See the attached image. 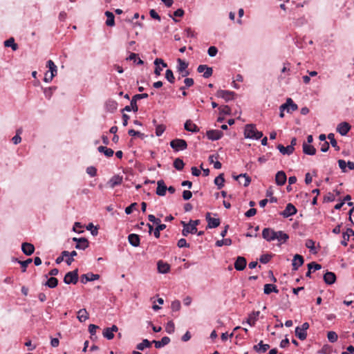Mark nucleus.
I'll list each match as a JSON object with an SVG mask.
<instances>
[{
	"label": "nucleus",
	"instance_id": "nucleus-1",
	"mask_svg": "<svg viewBox=\"0 0 354 354\" xmlns=\"http://www.w3.org/2000/svg\"><path fill=\"white\" fill-rule=\"evenodd\" d=\"M149 97V95L146 93H141V94H136L132 97V99L130 102V105L126 106L123 109L122 111H127L130 112L133 111V112H137L138 111V106L137 104V101L147 98Z\"/></svg>",
	"mask_w": 354,
	"mask_h": 354
},
{
	"label": "nucleus",
	"instance_id": "nucleus-2",
	"mask_svg": "<svg viewBox=\"0 0 354 354\" xmlns=\"http://www.w3.org/2000/svg\"><path fill=\"white\" fill-rule=\"evenodd\" d=\"M297 109L298 106L293 102L291 98L288 97L286 99V102L279 106V117H284V111H286L288 113H290L296 111Z\"/></svg>",
	"mask_w": 354,
	"mask_h": 354
},
{
	"label": "nucleus",
	"instance_id": "nucleus-3",
	"mask_svg": "<svg viewBox=\"0 0 354 354\" xmlns=\"http://www.w3.org/2000/svg\"><path fill=\"white\" fill-rule=\"evenodd\" d=\"M170 147L176 151H183L187 149V143L183 139L176 138L170 142Z\"/></svg>",
	"mask_w": 354,
	"mask_h": 354
},
{
	"label": "nucleus",
	"instance_id": "nucleus-4",
	"mask_svg": "<svg viewBox=\"0 0 354 354\" xmlns=\"http://www.w3.org/2000/svg\"><path fill=\"white\" fill-rule=\"evenodd\" d=\"M277 231L271 227H265L262 231V237L268 242L276 240Z\"/></svg>",
	"mask_w": 354,
	"mask_h": 354
},
{
	"label": "nucleus",
	"instance_id": "nucleus-5",
	"mask_svg": "<svg viewBox=\"0 0 354 354\" xmlns=\"http://www.w3.org/2000/svg\"><path fill=\"white\" fill-rule=\"evenodd\" d=\"M78 281V270L67 272L64 278V282L66 284H76Z\"/></svg>",
	"mask_w": 354,
	"mask_h": 354
},
{
	"label": "nucleus",
	"instance_id": "nucleus-6",
	"mask_svg": "<svg viewBox=\"0 0 354 354\" xmlns=\"http://www.w3.org/2000/svg\"><path fill=\"white\" fill-rule=\"evenodd\" d=\"M200 221L199 220H190L189 223H188V226L186 229H183L182 231V234L184 236H187L189 234H196L197 233V227L196 226L199 225Z\"/></svg>",
	"mask_w": 354,
	"mask_h": 354
},
{
	"label": "nucleus",
	"instance_id": "nucleus-7",
	"mask_svg": "<svg viewBox=\"0 0 354 354\" xmlns=\"http://www.w3.org/2000/svg\"><path fill=\"white\" fill-rule=\"evenodd\" d=\"M72 241L73 242L76 243L75 248L77 250H84L89 245L88 241L84 237H81V238L73 237L72 239Z\"/></svg>",
	"mask_w": 354,
	"mask_h": 354
},
{
	"label": "nucleus",
	"instance_id": "nucleus-8",
	"mask_svg": "<svg viewBox=\"0 0 354 354\" xmlns=\"http://www.w3.org/2000/svg\"><path fill=\"white\" fill-rule=\"evenodd\" d=\"M236 95V93L234 91H227V90H218L216 93V96L218 97H221L224 99L226 102L232 100L234 99V97Z\"/></svg>",
	"mask_w": 354,
	"mask_h": 354
},
{
	"label": "nucleus",
	"instance_id": "nucleus-9",
	"mask_svg": "<svg viewBox=\"0 0 354 354\" xmlns=\"http://www.w3.org/2000/svg\"><path fill=\"white\" fill-rule=\"evenodd\" d=\"M297 212L296 207L292 203H288L285 209L280 214L284 218H288L296 214Z\"/></svg>",
	"mask_w": 354,
	"mask_h": 354
},
{
	"label": "nucleus",
	"instance_id": "nucleus-10",
	"mask_svg": "<svg viewBox=\"0 0 354 354\" xmlns=\"http://www.w3.org/2000/svg\"><path fill=\"white\" fill-rule=\"evenodd\" d=\"M206 136L209 140L215 141L221 139L223 136V133L219 130L211 129L207 131Z\"/></svg>",
	"mask_w": 354,
	"mask_h": 354
},
{
	"label": "nucleus",
	"instance_id": "nucleus-11",
	"mask_svg": "<svg viewBox=\"0 0 354 354\" xmlns=\"http://www.w3.org/2000/svg\"><path fill=\"white\" fill-rule=\"evenodd\" d=\"M206 221H207V228H216L219 226L221 221L219 218H212L210 213L207 212L205 216Z\"/></svg>",
	"mask_w": 354,
	"mask_h": 354
},
{
	"label": "nucleus",
	"instance_id": "nucleus-12",
	"mask_svg": "<svg viewBox=\"0 0 354 354\" xmlns=\"http://www.w3.org/2000/svg\"><path fill=\"white\" fill-rule=\"evenodd\" d=\"M304 263V257L300 254H295L293 257L292 266V270L296 271L299 269L300 266H301Z\"/></svg>",
	"mask_w": 354,
	"mask_h": 354
},
{
	"label": "nucleus",
	"instance_id": "nucleus-13",
	"mask_svg": "<svg viewBox=\"0 0 354 354\" xmlns=\"http://www.w3.org/2000/svg\"><path fill=\"white\" fill-rule=\"evenodd\" d=\"M257 130L256 127L253 124H248L245 126L244 136L245 138L253 139L254 134Z\"/></svg>",
	"mask_w": 354,
	"mask_h": 354
},
{
	"label": "nucleus",
	"instance_id": "nucleus-14",
	"mask_svg": "<svg viewBox=\"0 0 354 354\" xmlns=\"http://www.w3.org/2000/svg\"><path fill=\"white\" fill-rule=\"evenodd\" d=\"M246 265V259L243 257L239 256L234 262V268L238 271H241L245 268Z\"/></svg>",
	"mask_w": 354,
	"mask_h": 354
},
{
	"label": "nucleus",
	"instance_id": "nucleus-15",
	"mask_svg": "<svg viewBox=\"0 0 354 354\" xmlns=\"http://www.w3.org/2000/svg\"><path fill=\"white\" fill-rule=\"evenodd\" d=\"M351 125L346 122H342L337 125V131L342 136H346L351 129Z\"/></svg>",
	"mask_w": 354,
	"mask_h": 354
},
{
	"label": "nucleus",
	"instance_id": "nucleus-16",
	"mask_svg": "<svg viewBox=\"0 0 354 354\" xmlns=\"http://www.w3.org/2000/svg\"><path fill=\"white\" fill-rule=\"evenodd\" d=\"M323 279H324V282L327 285H332L336 281L337 277L334 272H330V271H326V273L323 276Z\"/></svg>",
	"mask_w": 354,
	"mask_h": 354
},
{
	"label": "nucleus",
	"instance_id": "nucleus-17",
	"mask_svg": "<svg viewBox=\"0 0 354 354\" xmlns=\"http://www.w3.org/2000/svg\"><path fill=\"white\" fill-rule=\"evenodd\" d=\"M100 279V275L97 274H93L92 272H89L87 274H84L81 276V282L82 283H86L88 281H93Z\"/></svg>",
	"mask_w": 354,
	"mask_h": 354
},
{
	"label": "nucleus",
	"instance_id": "nucleus-18",
	"mask_svg": "<svg viewBox=\"0 0 354 354\" xmlns=\"http://www.w3.org/2000/svg\"><path fill=\"white\" fill-rule=\"evenodd\" d=\"M287 180V176L283 171H278L275 175V183L279 186L283 185Z\"/></svg>",
	"mask_w": 354,
	"mask_h": 354
},
{
	"label": "nucleus",
	"instance_id": "nucleus-19",
	"mask_svg": "<svg viewBox=\"0 0 354 354\" xmlns=\"http://www.w3.org/2000/svg\"><path fill=\"white\" fill-rule=\"evenodd\" d=\"M21 250L27 256H30L35 252V246L30 243L24 242L21 244Z\"/></svg>",
	"mask_w": 354,
	"mask_h": 354
},
{
	"label": "nucleus",
	"instance_id": "nucleus-20",
	"mask_svg": "<svg viewBox=\"0 0 354 354\" xmlns=\"http://www.w3.org/2000/svg\"><path fill=\"white\" fill-rule=\"evenodd\" d=\"M167 187L163 180H160L157 182V188L156 194L160 196H164L166 194Z\"/></svg>",
	"mask_w": 354,
	"mask_h": 354
},
{
	"label": "nucleus",
	"instance_id": "nucleus-21",
	"mask_svg": "<svg viewBox=\"0 0 354 354\" xmlns=\"http://www.w3.org/2000/svg\"><path fill=\"white\" fill-rule=\"evenodd\" d=\"M118 108V102L112 99H109L105 102V109L107 111L113 113Z\"/></svg>",
	"mask_w": 354,
	"mask_h": 354
},
{
	"label": "nucleus",
	"instance_id": "nucleus-22",
	"mask_svg": "<svg viewBox=\"0 0 354 354\" xmlns=\"http://www.w3.org/2000/svg\"><path fill=\"white\" fill-rule=\"evenodd\" d=\"M157 268L158 272L162 274H166L169 272L170 270V266L167 263H165L163 261L160 260L157 263Z\"/></svg>",
	"mask_w": 354,
	"mask_h": 354
},
{
	"label": "nucleus",
	"instance_id": "nucleus-23",
	"mask_svg": "<svg viewBox=\"0 0 354 354\" xmlns=\"http://www.w3.org/2000/svg\"><path fill=\"white\" fill-rule=\"evenodd\" d=\"M128 241L133 247H138L140 243V236L137 234H130L128 236Z\"/></svg>",
	"mask_w": 354,
	"mask_h": 354
},
{
	"label": "nucleus",
	"instance_id": "nucleus-24",
	"mask_svg": "<svg viewBox=\"0 0 354 354\" xmlns=\"http://www.w3.org/2000/svg\"><path fill=\"white\" fill-rule=\"evenodd\" d=\"M307 266H308V270L306 274V277H309V278L311 277V270H313V272H314L316 270H319L322 268V266L315 261H312V262L309 263L307 265Z\"/></svg>",
	"mask_w": 354,
	"mask_h": 354
},
{
	"label": "nucleus",
	"instance_id": "nucleus-25",
	"mask_svg": "<svg viewBox=\"0 0 354 354\" xmlns=\"http://www.w3.org/2000/svg\"><path fill=\"white\" fill-rule=\"evenodd\" d=\"M184 128L186 131L192 133H197L199 131V128L192 122L191 120H187L184 124Z\"/></svg>",
	"mask_w": 354,
	"mask_h": 354
},
{
	"label": "nucleus",
	"instance_id": "nucleus-26",
	"mask_svg": "<svg viewBox=\"0 0 354 354\" xmlns=\"http://www.w3.org/2000/svg\"><path fill=\"white\" fill-rule=\"evenodd\" d=\"M270 348V345L268 344H263V341H260V342L254 345L253 346V349L259 353H263L266 352Z\"/></svg>",
	"mask_w": 354,
	"mask_h": 354
},
{
	"label": "nucleus",
	"instance_id": "nucleus-27",
	"mask_svg": "<svg viewBox=\"0 0 354 354\" xmlns=\"http://www.w3.org/2000/svg\"><path fill=\"white\" fill-rule=\"evenodd\" d=\"M122 183V177L119 175H115L108 181V185L110 187L114 188L120 185Z\"/></svg>",
	"mask_w": 354,
	"mask_h": 354
},
{
	"label": "nucleus",
	"instance_id": "nucleus-28",
	"mask_svg": "<svg viewBox=\"0 0 354 354\" xmlns=\"http://www.w3.org/2000/svg\"><path fill=\"white\" fill-rule=\"evenodd\" d=\"M233 178L234 180H238L239 184H242V182L240 180V179L243 178H245V183H243V185L244 187H248L251 182V178L247 174H241L237 176H233Z\"/></svg>",
	"mask_w": 354,
	"mask_h": 354
},
{
	"label": "nucleus",
	"instance_id": "nucleus-29",
	"mask_svg": "<svg viewBox=\"0 0 354 354\" xmlns=\"http://www.w3.org/2000/svg\"><path fill=\"white\" fill-rule=\"evenodd\" d=\"M170 342V338L169 337H163L161 340L156 341L153 340L152 344H154L155 347L156 348H160L162 347H164L165 346L167 345Z\"/></svg>",
	"mask_w": 354,
	"mask_h": 354
},
{
	"label": "nucleus",
	"instance_id": "nucleus-30",
	"mask_svg": "<svg viewBox=\"0 0 354 354\" xmlns=\"http://www.w3.org/2000/svg\"><path fill=\"white\" fill-rule=\"evenodd\" d=\"M302 147L303 152L306 155L313 156L316 153V149L313 145H308L306 142L303 143Z\"/></svg>",
	"mask_w": 354,
	"mask_h": 354
},
{
	"label": "nucleus",
	"instance_id": "nucleus-31",
	"mask_svg": "<svg viewBox=\"0 0 354 354\" xmlns=\"http://www.w3.org/2000/svg\"><path fill=\"white\" fill-rule=\"evenodd\" d=\"M277 234L276 240L279 242L280 245L285 243L289 239V235L283 231L279 230Z\"/></svg>",
	"mask_w": 354,
	"mask_h": 354
},
{
	"label": "nucleus",
	"instance_id": "nucleus-32",
	"mask_svg": "<svg viewBox=\"0 0 354 354\" xmlns=\"http://www.w3.org/2000/svg\"><path fill=\"white\" fill-rule=\"evenodd\" d=\"M277 147L283 155L290 156L294 152V150L292 149V146L288 145L287 147H284L283 145L279 144Z\"/></svg>",
	"mask_w": 354,
	"mask_h": 354
},
{
	"label": "nucleus",
	"instance_id": "nucleus-33",
	"mask_svg": "<svg viewBox=\"0 0 354 354\" xmlns=\"http://www.w3.org/2000/svg\"><path fill=\"white\" fill-rule=\"evenodd\" d=\"M259 314H260L259 311H253L251 314L249 315V317H248L246 322L250 326H254L256 321L258 319V317L259 316Z\"/></svg>",
	"mask_w": 354,
	"mask_h": 354
},
{
	"label": "nucleus",
	"instance_id": "nucleus-34",
	"mask_svg": "<svg viewBox=\"0 0 354 354\" xmlns=\"http://www.w3.org/2000/svg\"><path fill=\"white\" fill-rule=\"evenodd\" d=\"M46 67H48L49 68V71L50 72L51 78H53L55 76L57 75V67L51 59H49L47 62Z\"/></svg>",
	"mask_w": 354,
	"mask_h": 354
},
{
	"label": "nucleus",
	"instance_id": "nucleus-35",
	"mask_svg": "<svg viewBox=\"0 0 354 354\" xmlns=\"http://www.w3.org/2000/svg\"><path fill=\"white\" fill-rule=\"evenodd\" d=\"M272 292H275V293L279 292V290L277 289V287L275 285H273L271 283H266L264 285V288H263L264 294L269 295Z\"/></svg>",
	"mask_w": 354,
	"mask_h": 354
},
{
	"label": "nucleus",
	"instance_id": "nucleus-36",
	"mask_svg": "<svg viewBox=\"0 0 354 354\" xmlns=\"http://www.w3.org/2000/svg\"><path fill=\"white\" fill-rule=\"evenodd\" d=\"M45 277L48 279L46 282L44 283L46 286H48L50 288H54L57 287L58 285V279L54 277H51L50 278H48V275L46 274Z\"/></svg>",
	"mask_w": 354,
	"mask_h": 354
},
{
	"label": "nucleus",
	"instance_id": "nucleus-37",
	"mask_svg": "<svg viewBox=\"0 0 354 354\" xmlns=\"http://www.w3.org/2000/svg\"><path fill=\"white\" fill-rule=\"evenodd\" d=\"M105 16L107 17L106 21V25L108 26H115V17L113 12L110 11L105 12Z\"/></svg>",
	"mask_w": 354,
	"mask_h": 354
},
{
	"label": "nucleus",
	"instance_id": "nucleus-38",
	"mask_svg": "<svg viewBox=\"0 0 354 354\" xmlns=\"http://www.w3.org/2000/svg\"><path fill=\"white\" fill-rule=\"evenodd\" d=\"M97 151L100 153H103L105 156L109 158L113 156L114 151L113 149L110 148H107L106 147L100 146L97 147Z\"/></svg>",
	"mask_w": 354,
	"mask_h": 354
},
{
	"label": "nucleus",
	"instance_id": "nucleus-39",
	"mask_svg": "<svg viewBox=\"0 0 354 354\" xmlns=\"http://www.w3.org/2000/svg\"><path fill=\"white\" fill-rule=\"evenodd\" d=\"M77 319L80 322H84L88 319V313L85 308L80 309L77 312Z\"/></svg>",
	"mask_w": 354,
	"mask_h": 354
},
{
	"label": "nucleus",
	"instance_id": "nucleus-40",
	"mask_svg": "<svg viewBox=\"0 0 354 354\" xmlns=\"http://www.w3.org/2000/svg\"><path fill=\"white\" fill-rule=\"evenodd\" d=\"M127 60L133 61L138 65L144 64V62L138 57V55L134 53H131Z\"/></svg>",
	"mask_w": 354,
	"mask_h": 354
},
{
	"label": "nucleus",
	"instance_id": "nucleus-41",
	"mask_svg": "<svg viewBox=\"0 0 354 354\" xmlns=\"http://www.w3.org/2000/svg\"><path fill=\"white\" fill-rule=\"evenodd\" d=\"M214 182L218 189H221L224 186L225 183L224 174L223 173L220 174L217 177L215 178Z\"/></svg>",
	"mask_w": 354,
	"mask_h": 354
},
{
	"label": "nucleus",
	"instance_id": "nucleus-42",
	"mask_svg": "<svg viewBox=\"0 0 354 354\" xmlns=\"http://www.w3.org/2000/svg\"><path fill=\"white\" fill-rule=\"evenodd\" d=\"M152 342L149 341L147 339H144L141 343L137 344L136 348L139 351H143L145 348H149Z\"/></svg>",
	"mask_w": 354,
	"mask_h": 354
},
{
	"label": "nucleus",
	"instance_id": "nucleus-43",
	"mask_svg": "<svg viewBox=\"0 0 354 354\" xmlns=\"http://www.w3.org/2000/svg\"><path fill=\"white\" fill-rule=\"evenodd\" d=\"M4 46L6 47H10L13 50H17L18 45L15 42L13 37H10L4 41Z\"/></svg>",
	"mask_w": 354,
	"mask_h": 354
},
{
	"label": "nucleus",
	"instance_id": "nucleus-44",
	"mask_svg": "<svg viewBox=\"0 0 354 354\" xmlns=\"http://www.w3.org/2000/svg\"><path fill=\"white\" fill-rule=\"evenodd\" d=\"M177 63H178V66H177V71L179 72V71H185V69H187V67H188V63L186 62L185 61L178 58L177 59Z\"/></svg>",
	"mask_w": 354,
	"mask_h": 354
},
{
	"label": "nucleus",
	"instance_id": "nucleus-45",
	"mask_svg": "<svg viewBox=\"0 0 354 354\" xmlns=\"http://www.w3.org/2000/svg\"><path fill=\"white\" fill-rule=\"evenodd\" d=\"M57 89L56 86H50L48 88H44V94L45 97L50 100L53 94V92Z\"/></svg>",
	"mask_w": 354,
	"mask_h": 354
},
{
	"label": "nucleus",
	"instance_id": "nucleus-46",
	"mask_svg": "<svg viewBox=\"0 0 354 354\" xmlns=\"http://www.w3.org/2000/svg\"><path fill=\"white\" fill-rule=\"evenodd\" d=\"M184 166H185V163L181 158H177L174 160V167H175L176 169H177L178 171H181L183 169Z\"/></svg>",
	"mask_w": 354,
	"mask_h": 354
},
{
	"label": "nucleus",
	"instance_id": "nucleus-47",
	"mask_svg": "<svg viewBox=\"0 0 354 354\" xmlns=\"http://www.w3.org/2000/svg\"><path fill=\"white\" fill-rule=\"evenodd\" d=\"M295 335L300 339V340H304L306 339L307 337V333L305 331H303L300 327L297 326L295 328Z\"/></svg>",
	"mask_w": 354,
	"mask_h": 354
},
{
	"label": "nucleus",
	"instance_id": "nucleus-48",
	"mask_svg": "<svg viewBox=\"0 0 354 354\" xmlns=\"http://www.w3.org/2000/svg\"><path fill=\"white\" fill-rule=\"evenodd\" d=\"M328 139L330 140V145L333 147L335 149V150L339 151V147L337 145V142L335 139V135L333 133H330L327 136Z\"/></svg>",
	"mask_w": 354,
	"mask_h": 354
},
{
	"label": "nucleus",
	"instance_id": "nucleus-49",
	"mask_svg": "<svg viewBox=\"0 0 354 354\" xmlns=\"http://www.w3.org/2000/svg\"><path fill=\"white\" fill-rule=\"evenodd\" d=\"M165 78L171 84H174L175 82V77L174 75L173 71L171 69H167L166 71Z\"/></svg>",
	"mask_w": 354,
	"mask_h": 354
},
{
	"label": "nucleus",
	"instance_id": "nucleus-50",
	"mask_svg": "<svg viewBox=\"0 0 354 354\" xmlns=\"http://www.w3.org/2000/svg\"><path fill=\"white\" fill-rule=\"evenodd\" d=\"M232 243V242L230 239H224L222 240H218L215 245L217 247H222L223 245H230Z\"/></svg>",
	"mask_w": 354,
	"mask_h": 354
},
{
	"label": "nucleus",
	"instance_id": "nucleus-51",
	"mask_svg": "<svg viewBox=\"0 0 354 354\" xmlns=\"http://www.w3.org/2000/svg\"><path fill=\"white\" fill-rule=\"evenodd\" d=\"M306 247L310 250L313 254H316L317 251L315 248V241L312 239H307L305 244Z\"/></svg>",
	"mask_w": 354,
	"mask_h": 354
},
{
	"label": "nucleus",
	"instance_id": "nucleus-52",
	"mask_svg": "<svg viewBox=\"0 0 354 354\" xmlns=\"http://www.w3.org/2000/svg\"><path fill=\"white\" fill-rule=\"evenodd\" d=\"M327 338L330 342L334 343L337 340L338 336L335 332L329 331V332H328V334H327Z\"/></svg>",
	"mask_w": 354,
	"mask_h": 354
},
{
	"label": "nucleus",
	"instance_id": "nucleus-53",
	"mask_svg": "<svg viewBox=\"0 0 354 354\" xmlns=\"http://www.w3.org/2000/svg\"><path fill=\"white\" fill-rule=\"evenodd\" d=\"M86 230L91 231V234L93 236H97L98 234V227L93 225L92 223H90L86 226Z\"/></svg>",
	"mask_w": 354,
	"mask_h": 354
},
{
	"label": "nucleus",
	"instance_id": "nucleus-54",
	"mask_svg": "<svg viewBox=\"0 0 354 354\" xmlns=\"http://www.w3.org/2000/svg\"><path fill=\"white\" fill-rule=\"evenodd\" d=\"M166 228V225H158L156 226L153 235L156 238L158 239L160 236V231L164 230Z\"/></svg>",
	"mask_w": 354,
	"mask_h": 354
},
{
	"label": "nucleus",
	"instance_id": "nucleus-55",
	"mask_svg": "<svg viewBox=\"0 0 354 354\" xmlns=\"http://www.w3.org/2000/svg\"><path fill=\"white\" fill-rule=\"evenodd\" d=\"M272 257V254H264L261 255V257L259 258V261L261 263L266 264L270 261V260L271 259Z\"/></svg>",
	"mask_w": 354,
	"mask_h": 354
},
{
	"label": "nucleus",
	"instance_id": "nucleus-56",
	"mask_svg": "<svg viewBox=\"0 0 354 354\" xmlns=\"http://www.w3.org/2000/svg\"><path fill=\"white\" fill-rule=\"evenodd\" d=\"M102 334L103 336L109 340L112 339L114 337L113 333L111 331L109 328H104Z\"/></svg>",
	"mask_w": 354,
	"mask_h": 354
},
{
	"label": "nucleus",
	"instance_id": "nucleus-57",
	"mask_svg": "<svg viewBox=\"0 0 354 354\" xmlns=\"http://www.w3.org/2000/svg\"><path fill=\"white\" fill-rule=\"evenodd\" d=\"M32 261V259H28L26 261H17V263L21 266L22 272L26 271V268Z\"/></svg>",
	"mask_w": 354,
	"mask_h": 354
},
{
	"label": "nucleus",
	"instance_id": "nucleus-58",
	"mask_svg": "<svg viewBox=\"0 0 354 354\" xmlns=\"http://www.w3.org/2000/svg\"><path fill=\"white\" fill-rule=\"evenodd\" d=\"M219 111H220L221 114H224V115H230L231 114V109L227 105L220 106Z\"/></svg>",
	"mask_w": 354,
	"mask_h": 354
},
{
	"label": "nucleus",
	"instance_id": "nucleus-59",
	"mask_svg": "<svg viewBox=\"0 0 354 354\" xmlns=\"http://www.w3.org/2000/svg\"><path fill=\"white\" fill-rule=\"evenodd\" d=\"M180 307H181V305H180V301L175 300L171 302V309L172 310V311H174V312L179 311L180 309Z\"/></svg>",
	"mask_w": 354,
	"mask_h": 354
},
{
	"label": "nucleus",
	"instance_id": "nucleus-60",
	"mask_svg": "<svg viewBox=\"0 0 354 354\" xmlns=\"http://www.w3.org/2000/svg\"><path fill=\"white\" fill-rule=\"evenodd\" d=\"M218 53V48L214 46H210L207 50V54L209 57H215Z\"/></svg>",
	"mask_w": 354,
	"mask_h": 354
},
{
	"label": "nucleus",
	"instance_id": "nucleus-61",
	"mask_svg": "<svg viewBox=\"0 0 354 354\" xmlns=\"http://www.w3.org/2000/svg\"><path fill=\"white\" fill-rule=\"evenodd\" d=\"M165 330L167 333L171 334L174 332L175 326L172 321H169L166 326Z\"/></svg>",
	"mask_w": 354,
	"mask_h": 354
},
{
	"label": "nucleus",
	"instance_id": "nucleus-62",
	"mask_svg": "<svg viewBox=\"0 0 354 354\" xmlns=\"http://www.w3.org/2000/svg\"><path fill=\"white\" fill-rule=\"evenodd\" d=\"M177 246L178 248H189L190 245L187 243V241H186L185 239L182 238V239L178 240V241L177 243Z\"/></svg>",
	"mask_w": 354,
	"mask_h": 354
},
{
	"label": "nucleus",
	"instance_id": "nucleus-63",
	"mask_svg": "<svg viewBox=\"0 0 354 354\" xmlns=\"http://www.w3.org/2000/svg\"><path fill=\"white\" fill-rule=\"evenodd\" d=\"M21 132L20 129L17 131L16 135L12 138V141L15 145H18L21 142V138L19 136V133Z\"/></svg>",
	"mask_w": 354,
	"mask_h": 354
},
{
	"label": "nucleus",
	"instance_id": "nucleus-64",
	"mask_svg": "<svg viewBox=\"0 0 354 354\" xmlns=\"http://www.w3.org/2000/svg\"><path fill=\"white\" fill-rule=\"evenodd\" d=\"M165 130V127L162 124H158L156 126V135L157 136H160L162 135V133H164Z\"/></svg>",
	"mask_w": 354,
	"mask_h": 354
}]
</instances>
